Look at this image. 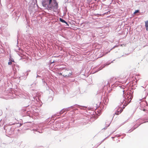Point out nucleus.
<instances>
[{
  "label": "nucleus",
  "mask_w": 148,
  "mask_h": 148,
  "mask_svg": "<svg viewBox=\"0 0 148 148\" xmlns=\"http://www.w3.org/2000/svg\"><path fill=\"white\" fill-rule=\"evenodd\" d=\"M58 3L56 0H52L50 5L48 6V9L56 12L58 10Z\"/></svg>",
  "instance_id": "obj_1"
},
{
  "label": "nucleus",
  "mask_w": 148,
  "mask_h": 148,
  "mask_svg": "<svg viewBox=\"0 0 148 148\" xmlns=\"http://www.w3.org/2000/svg\"><path fill=\"white\" fill-rule=\"evenodd\" d=\"M63 75L64 77H69L72 74V72L70 70L64 69L62 72Z\"/></svg>",
  "instance_id": "obj_2"
},
{
  "label": "nucleus",
  "mask_w": 148,
  "mask_h": 148,
  "mask_svg": "<svg viewBox=\"0 0 148 148\" xmlns=\"http://www.w3.org/2000/svg\"><path fill=\"white\" fill-rule=\"evenodd\" d=\"M51 1L52 0H43L42 2V5L48 8V6L50 5Z\"/></svg>",
  "instance_id": "obj_3"
},
{
  "label": "nucleus",
  "mask_w": 148,
  "mask_h": 148,
  "mask_svg": "<svg viewBox=\"0 0 148 148\" xmlns=\"http://www.w3.org/2000/svg\"><path fill=\"white\" fill-rule=\"evenodd\" d=\"M123 111V109L121 107H118L116 109L115 114L118 115Z\"/></svg>",
  "instance_id": "obj_4"
},
{
  "label": "nucleus",
  "mask_w": 148,
  "mask_h": 148,
  "mask_svg": "<svg viewBox=\"0 0 148 148\" xmlns=\"http://www.w3.org/2000/svg\"><path fill=\"white\" fill-rule=\"evenodd\" d=\"M145 26L146 28V30L148 31V20L145 22Z\"/></svg>",
  "instance_id": "obj_5"
},
{
  "label": "nucleus",
  "mask_w": 148,
  "mask_h": 148,
  "mask_svg": "<svg viewBox=\"0 0 148 148\" xmlns=\"http://www.w3.org/2000/svg\"><path fill=\"white\" fill-rule=\"evenodd\" d=\"M60 20L61 22L62 23H66V24H67V23L65 21H64V20L62 19V18H60Z\"/></svg>",
  "instance_id": "obj_6"
},
{
  "label": "nucleus",
  "mask_w": 148,
  "mask_h": 148,
  "mask_svg": "<svg viewBox=\"0 0 148 148\" xmlns=\"http://www.w3.org/2000/svg\"><path fill=\"white\" fill-rule=\"evenodd\" d=\"M139 11L138 10H136L135 12H134V14H136L138 13L139 12Z\"/></svg>",
  "instance_id": "obj_7"
},
{
  "label": "nucleus",
  "mask_w": 148,
  "mask_h": 148,
  "mask_svg": "<svg viewBox=\"0 0 148 148\" xmlns=\"http://www.w3.org/2000/svg\"><path fill=\"white\" fill-rule=\"evenodd\" d=\"M9 65H11L12 64V62H9L8 63Z\"/></svg>",
  "instance_id": "obj_8"
},
{
  "label": "nucleus",
  "mask_w": 148,
  "mask_h": 148,
  "mask_svg": "<svg viewBox=\"0 0 148 148\" xmlns=\"http://www.w3.org/2000/svg\"><path fill=\"white\" fill-rule=\"evenodd\" d=\"M59 74L60 75H63L62 72V73H59Z\"/></svg>",
  "instance_id": "obj_9"
},
{
  "label": "nucleus",
  "mask_w": 148,
  "mask_h": 148,
  "mask_svg": "<svg viewBox=\"0 0 148 148\" xmlns=\"http://www.w3.org/2000/svg\"><path fill=\"white\" fill-rule=\"evenodd\" d=\"M143 110H144V111H145V109H144Z\"/></svg>",
  "instance_id": "obj_10"
},
{
  "label": "nucleus",
  "mask_w": 148,
  "mask_h": 148,
  "mask_svg": "<svg viewBox=\"0 0 148 148\" xmlns=\"http://www.w3.org/2000/svg\"><path fill=\"white\" fill-rule=\"evenodd\" d=\"M123 103V102H121L122 103Z\"/></svg>",
  "instance_id": "obj_11"
},
{
  "label": "nucleus",
  "mask_w": 148,
  "mask_h": 148,
  "mask_svg": "<svg viewBox=\"0 0 148 148\" xmlns=\"http://www.w3.org/2000/svg\"><path fill=\"white\" fill-rule=\"evenodd\" d=\"M95 1H96L97 0H94Z\"/></svg>",
  "instance_id": "obj_12"
},
{
  "label": "nucleus",
  "mask_w": 148,
  "mask_h": 148,
  "mask_svg": "<svg viewBox=\"0 0 148 148\" xmlns=\"http://www.w3.org/2000/svg\"><path fill=\"white\" fill-rule=\"evenodd\" d=\"M1 121V120H0V122Z\"/></svg>",
  "instance_id": "obj_13"
}]
</instances>
